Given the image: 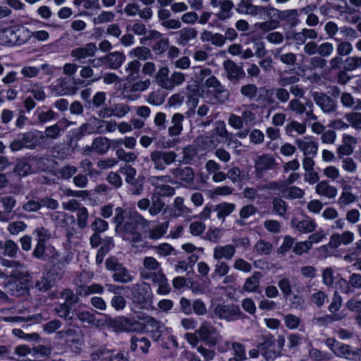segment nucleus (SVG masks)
<instances>
[{
  "label": "nucleus",
  "mask_w": 361,
  "mask_h": 361,
  "mask_svg": "<svg viewBox=\"0 0 361 361\" xmlns=\"http://www.w3.org/2000/svg\"><path fill=\"white\" fill-rule=\"evenodd\" d=\"M140 216L134 215L128 218L123 226H116V232L118 233L123 240L130 243H139L142 240V236L138 228V220Z\"/></svg>",
  "instance_id": "1"
},
{
  "label": "nucleus",
  "mask_w": 361,
  "mask_h": 361,
  "mask_svg": "<svg viewBox=\"0 0 361 361\" xmlns=\"http://www.w3.org/2000/svg\"><path fill=\"white\" fill-rule=\"evenodd\" d=\"M49 252L47 262L51 267L50 272L55 274L58 279H60L64 272L66 266L69 264L71 257L68 255L66 257H60L59 253L52 247H47Z\"/></svg>",
  "instance_id": "2"
},
{
  "label": "nucleus",
  "mask_w": 361,
  "mask_h": 361,
  "mask_svg": "<svg viewBox=\"0 0 361 361\" xmlns=\"http://www.w3.org/2000/svg\"><path fill=\"white\" fill-rule=\"evenodd\" d=\"M105 265L108 270L114 272L112 278L114 281L128 283L133 280V276L130 274V271L123 264L120 263L116 257L107 258Z\"/></svg>",
  "instance_id": "3"
},
{
  "label": "nucleus",
  "mask_w": 361,
  "mask_h": 361,
  "mask_svg": "<svg viewBox=\"0 0 361 361\" xmlns=\"http://www.w3.org/2000/svg\"><path fill=\"white\" fill-rule=\"evenodd\" d=\"M190 336L192 338L198 337L209 347L215 346L219 337L216 329L207 322L202 324L200 329L196 330L193 334L190 335Z\"/></svg>",
  "instance_id": "4"
},
{
  "label": "nucleus",
  "mask_w": 361,
  "mask_h": 361,
  "mask_svg": "<svg viewBox=\"0 0 361 361\" xmlns=\"http://www.w3.org/2000/svg\"><path fill=\"white\" fill-rule=\"evenodd\" d=\"M104 324L115 331H134L138 323L129 318L118 317L112 318L105 315Z\"/></svg>",
  "instance_id": "5"
},
{
  "label": "nucleus",
  "mask_w": 361,
  "mask_h": 361,
  "mask_svg": "<svg viewBox=\"0 0 361 361\" xmlns=\"http://www.w3.org/2000/svg\"><path fill=\"white\" fill-rule=\"evenodd\" d=\"M178 155L173 151L154 150L150 154V159L155 169L164 171L166 165L174 163Z\"/></svg>",
  "instance_id": "6"
},
{
  "label": "nucleus",
  "mask_w": 361,
  "mask_h": 361,
  "mask_svg": "<svg viewBox=\"0 0 361 361\" xmlns=\"http://www.w3.org/2000/svg\"><path fill=\"white\" fill-rule=\"evenodd\" d=\"M275 341L274 336L271 334L262 335V341L257 344V348L260 350L266 360L274 359L281 354V351L276 349Z\"/></svg>",
  "instance_id": "7"
},
{
  "label": "nucleus",
  "mask_w": 361,
  "mask_h": 361,
  "mask_svg": "<svg viewBox=\"0 0 361 361\" xmlns=\"http://www.w3.org/2000/svg\"><path fill=\"white\" fill-rule=\"evenodd\" d=\"M204 85L206 87L212 89L214 98L219 102L223 104L229 99V90L214 75H211L208 78L205 80Z\"/></svg>",
  "instance_id": "8"
},
{
  "label": "nucleus",
  "mask_w": 361,
  "mask_h": 361,
  "mask_svg": "<svg viewBox=\"0 0 361 361\" xmlns=\"http://www.w3.org/2000/svg\"><path fill=\"white\" fill-rule=\"evenodd\" d=\"M25 32L23 29L6 27L0 31V45L13 46L23 44L25 39H20L21 35Z\"/></svg>",
  "instance_id": "9"
},
{
  "label": "nucleus",
  "mask_w": 361,
  "mask_h": 361,
  "mask_svg": "<svg viewBox=\"0 0 361 361\" xmlns=\"http://www.w3.org/2000/svg\"><path fill=\"white\" fill-rule=\"evenodd\" d=\"M133 302L145 307L151 299V293L149 286L146 283H137L131 288Z\"/></svg>",
  "instance_id": "10"
},
{
  "label": "nucleus",
  "mask_w": 361,
  "mask_h": 361,
  "mask_svg": "<svg viewBox=\"0 0 361 361\" xmlns=\"http://www.w3.org/2000/svg\"><path fill=\"white\" fill-rule=\"evenodd\" d=\"M223 68L226 73V77L228 81L236 84L239 80L245 77V72L242 66H238L232 60L228 59L224 61Z\"/></svg>",
  "instance_id": "11"
},
{
  "label": "nucleus",
  "mask_w": 361,
  "mask_h": 361,
  "mask_svg": "<svg viewBox=\"0 0 361 361\" xmlns=\"http://www.w3.org/2000/svg\"><path fill=\"white\" fill-rule=\"evenodd\" d=\"M176 182L184 187L191 185L195 179V172L191 167H176L170 170Z\"/></svg>",
  "instance_id": "12"
},
{
  "label": "nucleus",
  "mask_w": 361,
  "mask_h": 361,
  "mask_svg": "<svg viewBox=\"0 0 361 361\" xmlns=\"http://www.w3.org/2000/svg\"><path fill=\"white\" fill-rule=\"evenodd\" d=\"M110 148V140L105 137H98L93 140L92 145L86 146L82 151L84 155H90L93 152L99 155L106 154Z\"/></svg>",
  "instance_id": "13"
},
{
  "label": "nucleus",
  "mask_w": 361,
  "mask_h": 361,
  "mask_svg": "<svg viewBox=\"0 0 361 361\" xmlns=\"http://www.w3.org/2000/svg\"><path fill=\"white\" fill-rule=\"evenodd\" d=\"M314 101L324 113H333L336 110V102L329 96L322 92L312 93Z\"/></svg>",
  "instance_id": "14"
},
{
  "label": "nucleus",
  "mask_w": 361,
  "mask_h": 361,
  "mask_svg": "<svg viewBox=\"0 0 361 361\" xmlns=\"http://www.w3.org/2000/svg\"><path fill=\"white\" fill-rule=\"evenodd\" d=\"M214 314L220 319H224L228 321L235 320L241 316L242 312L237 305H217L214 309Z\"/></svg>",
  "instance_id": "15"
},
{
  "label": "nucleus",
  "mask_w": 361,
  "mask_h": 361,
  "mask_svg": "<svg viewBox=\"0 0 361 361\" xmlns=\"http://www.w3.org/2000/svg\"><path fill=\"white\" fill-rule=\"evenodd\" d=\"M168 176H155L152 178V183L155 185V195L158 197H170L175 194V188L166 184H159V181H166Z\"/></svg>",
  "instance_id": "16"
},
{
  "label": "nucleus",
  "mask_w": 361,
  "mask_h": 361,
  "mask_svg": "<svg viewBox=\"0 0 361 361\" xmlns=\"http://www.w3.org/2000/svg\"><path fill=\"white\" fill-rule=\"evenodd\" d=\"M4 211H0V221L7 222L13 218L12 211L16 204V200L13 196H5L1 198Z\"/></svg>",
  "instance_id": "17"
},
{
  "label": "nucleus",
  "mask_w": 361,
  "mask_h": 361,
  "mask_svg": "<svg viewBox=\"0 0 361 361\" xmlns=\"http://www.w3.org/2000/svg\"><path fill=\"white\" fill-rule=\"evenodd\" d=\"M97 51V47L94 43H87L84 47L73 49L71 52V56L81 61L82 59L87 57L94 56Z\"/></svg>",
  "instance_id": "18"
},
{
  "label": "nucleus",
  "mask_w": 361,
  "mask_h": 361,
  "mask_svg": "<svg viewBox=\"0 0 361 361\" xmlns=\"http://www.w3.org/2000/svg\"><path fill=\"white\" fill-rule=\"evenodd\" d=\"M360 352L361 350H353L350 345L342 343H340L337 348L335 349V355L336 356L353 361H360Z\"/></svg>",
  "instance_id": "19"
},
{
  "label": "nucleus",
  "mask_w": 361,
  "mask_h": 361,
  "mask_svg": "<svg viewBox=\"0 0 361 361\" xmlns=\"http://www.w3.org/2000/svg\"><path fill=\"white\" fill-rule=\"evenodd\" d=\"M4 287L5 292L12 296L20 297L27 293L25 284L18 280H13V279H8Z\"/></svg>",
  "instance_id": "20"
},
{
  "label": "nucleus",
  "mask_w": 361,
  "mask_h": 361,
  "mask_svg": "<svg viewBox=\"0 0 361 361\" xmlns=\"http://www.w3.org/2000/svg\"><path fill=\"white\" fill-rule=\"evenodd\" d=\"M340 283L344 285L343 293L350 295L354 293L355 289H361V275L353 274L349 276L348 281L341 279Z\"/></svg>",
  "instance_id": "21"
},
{
  "label": "nucleus",
  "mask_w": 361,
  "mask_h": 361,
  "mask_svg": "<svg viewBox=\"0 0 361 361\" xmlns=\"http://www.w3.org/2000/svg\"><path fill=\"white\" fill-rule=\"evenodd\" d=\"M54 90L60 96L75 94L78 91V87L70 85L69 79L61 77L57 81Z\"/></svg>",
  "instance_id": "22"
},
{
  "label": "nucleus",
  "mask_w": 361,
  "mask_h": 361,
  "mask_svg": "<svg viewBox=\"0 0 361 361\" xmlns=\"http://www.w3.org/2000/svg\"><path fill=\"white\" fill-rule=\"evenodd\" d=\"M106 65L109 68L118 69L119 68L126 59V56L123 53L120 51H114L104 56Z\"/></svg>",
  "instance_id": "23"
},
{
  "label": "nucleus",
  "mask_w": 361,
  "mask_h": 361,
  "mask_svg": "<svg viewBox=\"0 0 361 361\" xmlns=\"http://www.w3.org/2000/svg\"><path fill=\"white\" fill-rule=\"evenodd\" d=\"M235 253V247L233 245L217 246L214 250V258L219 260L222 258L231 259Z\"/></svg>",
  "instance_id": "24"
},
{
  "label": "nucleus",
  "mask_w": 361,
  "mask_h": 361,
  "mask_svg": "<svg viewBox=\"0 0 361 361\" xmlns=\"http://www.w3.org/2000/svg\"><path fill=\"white\" fill-rule=\"evenodd\" d=\"M295 144L298 149L303 152V154L305 157H307L308 155L314 157L317 153L318 145L315 142H307L302 139H297L295 140Z\"/></svg>",
  "instance_id": "25"
},
{
  "label": "nucleus",
  "mask_w": 361,
  "mask_h": 361,
  "mask_svg": "<svg viewBox=\"0 0 361 361\" xmlns=\"http://www.w3.org/2000/svg\"><path fill=\"white\" fill-rule=\"evenodd\" d=\"M262 277V274L259 271H255L253 274L247 278L244 283L243 290L247 292H258L259 288V281Z\"/></svg>",
  "instance_id": "26"
},
{
  "label": "nucleus",
  "mask_w": 361,
  "mask_h": 361,
  "mask_svg": "<svg viewBox=\"0 0 361 361\" xmlns=\"http://www.w3.org/2000/svg\"><path fill=\"white\" fill-rule=\"evenodd\" d=\"M276 163L275 159L268 154H264L258 157L256 161L257 170L264 171L275 169Z\"/></svg>",
  "instance_id": "27"
},
{
  "label": "nucleus",
  "mask_w": 361,
  "mask_h": 361,
  "mask_svg": "<svg viewBox=\"0 0 361 361\" xmlns=\"http://www.w3.org/2000/svg\"><path fill=\"white\" fill-rule=\"evenodd\" d=\"M291 225L300 233H311L316 227L314 221L311 219H304L298 221L295 219H293Z\"/></svg>",
  "instance_id": "28"
},
{
  "label": "nucleus",
  "mask_w": 361,
  "mask_h": 361,
  "mask_svg": "<svg viewBox=\"0 0 361 361\" xmlns=\"http://www.w3.org/2000/svg\"><path fill=\"white\" fill-rule=\"evenodd\" d=\"M316 192L329 199L334 198L337 195V189L334 186L330 185L326 181L319 182L316 186Z\"/></svg>",
  "instance_id": "29"
},
{
  "label": "nucleus",
  "mask_w": 361,
  "mask_h": 361,
  "mask_svg": "<svg viewBox=\"0 0 361 361\" xmlns=\"http://www.w3.org/2000/svg\"><path fill=\"white\" fill-rule=\"evenodd\" d=\"M184 119V116L181 114L176 113L173 114L171 120L172 126L169 128V134L170 136H178L183 130L182 122Z\"/></svg>",
  "instance_id": "30"
},
{
  "label": "nucleus",
  "mask_w": 361,
  "mask_h": 361,
  "mask_svg": "<svg viewBox=\"0 0 361 361\" xmlns=\"http://www.w3.org/2000/svg\"><path fill=\"white\" fill-rule=\"evenodd\" d=\"M138 347L143 353L146 354L148 353L149 348L150 347V341L146 337L138 338L136 336H132L130 339L131 350L135 351Z\"/></svg>",
  "instance_id": "31"
},
{
  "label": "nucleus",
  "mask_w": 361,
  "mask_h": 361,
  "mask_svg": "<svg viewBox=\"0 0 361 361\" xmlns=\"http://www.w3.org/2000/svg\"><path fill=\"white\" fill-rule=\"evenodd\" d=\"M141 63L138 60H133L128 63L126 68V80L128 82H133L139 78Z\"/></svg>",
  "instance_id": "32"
},
{
  "label": "nucleus",
  "mask_w": 361,
  "mask_h": 361,
  "mask_svg": "<svg viewBox=\"0 0 361 361\" xmlns=\"http://www.w3.org/2000/svg\"><path fill=\"white\" fill-rule=\"evenodd\" d=\"M351 143H356L355 139L350 135H344L343 138V145L337 149L339 158H342L345 155H350L353 153V148L351 146Z\"/></svg>",
  "instance_id": "33"
},
{
  "label": "nucleus",
  "mask_w": 361,
  "mask_h": 361,
  "mask_svg": "<svg viewBox=\"0 0 361 361\" xmlns=\"http://www.w3.org/2000/svg\"><path fill=\"white\" fill-rule=\"evenodd\" d=\"M177 34L179 35L178 43L185 46L190 40L197 37V32L192 27H185L179 30Z\"/></svg>",
  "instance_id": "34"
},
{
  "label": "nucleus",
  "mask_w": 361,
  "mask_h": 361,
  "mask_svg": "<svg viewBox=\"0 0 361 361\" xmlns=\"http://www.w3.org/2000/svg\"><path fill=\"white\" fill-rule=\"evenodd\" d=\"M218 143V140L214 135H202L197 138V145L204 150H211L215 148Z\"/></svg>",
  "instance_id": "35"
},
{
  "label": "nucleus",
  "mask_w": 361,
  "mask_h": 361,
  "mask_svg": "<svg viewBox=\"0 0 361 361\" xmlns=\"http://www.w3.org/2000/svg\"><path fill=\"white\" fill-rule=\"evenodd\" d=\"M114 245V240L111 237H106L102 240V245L98 250L96 256V262L97 264H101L104 259V256L109 252L110 249Z\"/></svg>",
  "instance_id": "36"
},
{
  "label": "nucleus",
  "mask_w": 361,
  "mask_h": 361,
  "mask_svg": "<svg viewBox=\"0 0 361 361\" xmlns=\"http://www.w3.org/2000/svg\"><path fill=\"white\" fill-rule=\"evenodd\" d=\"M140 276L142 279L145 280L151 279L154 283H163L167 279L165 275L162 273L161 269H159L154 272H149L147 271H140Z\"/></svg>",
  "instance_id": "37"
},
{
  "label": "nucleus",
  "mask_w": 361,
  "mask_h": 361,
  "mask_svg": "<svg viewBox=\"0 0 361 361\" xmlns=\"http://www.w3.org/2000/svg\"><path fill=\"white\" fill-rule=\"evenodd\" d=\"M235 209V205L231 203L223 202L214 206V212H217V217L224 221L226 216H228Z\"/></svg>",
  "instance_id": "38"
},
{
  "label": "nucleus",
  "mask_w": 361,
  "mask_h": 361,
  "mask_svg": "<svg viewBox=\"0 0 361 361\" xmlns=\"http://www.w3.org/2000/svg\"><path fill=\"white\" fill-rule=\"evenodd\" d=\"M13 172L19 176H25L32 173V167L28 161L23 158L18 160Z\"/></svg>",
  "instance_id": "39"
},
{
  "label": "nucleus",
  "mask_w": 361,
  "mask_h": 361,
  "mask_svg": "<svg viewBox=\"0 0 361 361\" xmlns=\"http://www.w3.org/2000/svg\"><path fill=\"white\" fill-rule=\"evenodd\" d=\"M185 80V75L181 72L175 71L165 82V89L171 90L175 86L181 85Z\"/></svg>",
  "instance_id": "40"
},
{
  "label": "nucleus",
  "mask_w": 361,
  "mask_h": 361,
  "mask_svg": "<svg viewBox=\"0 0 361 361\" xmlns=\"http://www.w3.org/2000/svg\"><path fill=\"white\" fill-rule=\"evenodd\" d=\"M24 147L33 149L37 142V136L34 132H27L18 136Z\"/></svg>",
  "instance_id": "41"
},
{
  "label": "nucleus",
  "mask_w": 361,
  "mask_h": 361,
  "mask_svg": "<svg viewBox=\"0 0 361 361\" xmlns=\"http://www.w3.org/2000/svg\"><path fill=\"white\" fill-rule=\"evenodd\" d=\"M221 8V11L218 13V18L220 20H226L231 16V11L234 7V4L231 0H222L218 5Z\"/></svg>",
  "instance_id": "42"
},
{
  "label": "nucleus",
  "mask_w": 361,
  "mask_h": 361,
  "mask_svg": "<svg viewBox=\"0 0 361 361\" xmlns=\"http://www.w3.org/2000/svg\"><path fill=\"white\" fill-rule=\"evenodd\" d=\"M305 125L295 121H291L290 123L287 124L285 128L286 133L289 136H293L295 133L302 135L305 133Z\"/></svg>",
  "instance_id": "43"
},
{
  "label": "nucleus",
  "mask_w": 361,
  "mask_h": 361,
  "mask_svg": "<svg viewBox=\"0 0 361 361\" xmlns=\"http://www.w3.org/2000/svg\"><path fill=\"white\" fill-rule=\"evenodd\" d=\"M104 292V288L99 283H93L88 286H80L78 289V294L87 296L91 293L102 294Z\"/></svg>",
  "instance_id": "44"
},
{
  "label": "nucleus",
  "mask_w": 361,
  "mask_h": 361,
  "mask_svg": "<svg viewBox=\"0 0 361 361\" xmlns=\"http://www.w3.org/2000/svg\"><path fill=\"white\" fill-rule=\"evenodd\" d=\"M350 188V186L349 185H345L343 188V192L338 200V203L341 207L349 204L355 200V196L353 193L348 192Z\"/></svg>",
  "instance_id": "45"
},
{
  "label": "nucleus",
  "mask_w": 361,
  "mask_h": 361,
  "mask_svg": "<svg viewBox=\"0 0 361 361\" xmlns=\"http://www.w3.org/2000/svg\"><path fill=\"white\" fill-rule=\"evenodd\" d=\"M78 295H80L78 294V290L76 293H74L71 289H65L61 293V297L64 300V303L69 305L71 307L78 302Z\"/></svg>",
  "instance_id": "46"
},
{
  "label": "nucleus",
  "mask_w": 361,
  "mask_h": 361,
  "mask_svg": "<svg viewBox=\"0 0 361 361\" xmlns=\"http://www.w3.org/2000/svg\"><path fill=\"white\" fill-rule=\"evenodd\" d=\"M130 186V191L133 195H140L143 191L144 188V178L138 176L134 179L130 180L126 182Z\"/></svg>",
  "instance_id": "47"
},
{
  "label": "nucleus",
  "mask_w": 361,
  "mask_h": 361,
  "mask_svg": "<svg viewBox=\"0 0 361 361\" xmlns=\"http://www.w3.org/2000/svg\"><path fill=\"white\" fill-rule=\"evenodd\" d=\"M257 87L252 83L243 85L240 90V94L249 100H252L257 96Z\"/></svg>",
  "instance_id": "48"
},
{
  "label": "nucleus",
  "mask_w": 361,
  "mask_h": 361,
  "mask_svg": "<svg viewBox=\"0 0 361 361\" xmlns=\"http://www.w3.org/2000/svg\"><path fill=\"white\" fill-rule=\"evenodd\" d=\"M163 327L164 324L153 317H147L143 323L144 330L149 333L157 331Z\"/></svg>",
  "instance_id": "49"
},
{
  "label": "nucleus",
  "mask_w": 361,
  "mask_h": 361,
  "mask_svg": "<svg viewBox=\"0 0 361 361\" xmlns=\"http://www.w3.org/2000/svg\"><path fill=\"white\" fill-rule=\"evenodd\" d=\"M281 194L285 198L296 199L302 197L305 192L300 188L293 186L282 190Z\"/></svg>",
  "instance_id": "50"
},
{
  "label": "nucleus",
  "mask_w": 361,
  "mask_h": 361,
  "mask_svg": "<svg viewBox=\"0 0 361 361\" xmlns=\"http://www.w3.org/2000/svg\"><path fill=\"white\" fill-rule=\"evenodd\" d=\"M361 67V57L350 56L344 60L343 68L345 71H353Z\"/></svg>",
  "instance_id": "51"
},
{
  "label": "nucleus",
  "mask_w": 361,
  "mask_h": 361,
  "mask_svg": "<svg viewBox=\"0 0 361 361\" xmlns=\"http://www.w3.org/2000/svg\"><path fill=\"white\" fill-rule=\"evenodd\" d=\"M273 210L279 216H284L286 214L287 203L280 197H274L272 201Z\"/></svg>",
  "instance_id": "52"
},
{
  "label": "nucleus",
  "mask_w": 361,
  "mask_h": 361,
  "mask_svg": "<svg viewBox=\"0 0 361 361\" xmlns=\"http://www.w3.org/2000/svg\"><path fill=\"white\" fill-rule=\"evenodd\" d=\"M77 225L80 229H84L87 226V219L89 213L86 207H81L76 214Z\"/></svg>",
  "instance_id": "53"
},
{
  "label": "nucleus",
  "mask_w": 361,
  "mask_h": 361,
  "mask_svg": "<svg viewBox=\"0 0 361 361\" xmlns=\"http://www.w3.org/2000/svg\"><path fill=\"white\" fill-rule=\"evenodd\" d=\"M144 269L141 271H147L154 272L160 269V263L152 257H146L143 259Z\"/></svg>",
  "instance_id": "54"
},
{
  "label": "nucleus",
  "mask_w": 361,
  "mask_h": 361,
  "mask_svg": "<svg viewBox=\"0 0 361 361\" xmlns=\"http://www.w3.org/2000/svg\"><path fill=\"white\" fill-rule=\"evenodd\" d=\"M45 243H37V245L33 250L32 256L38 259L47 260L49 256L47 254L49 252L47 250Z\"/></svg>",
  "instance_id": "55"
},
{
  "label": "nucleus",
  "mask_w": 361,
  "mask_h": 361,
  "mask_svg": "<svg viewBox=\"0 0 361 361\" xmlns=\"http://www.w3.org/2000/svg\"><path fill=\"white\" fill-rule=\"evenodd\" d=\"M339 43L336 46L337 55L340 56H347L353 51V45L350 42L347 41L340 42L339 39H335Z\"/></svg>",
  "instance_id": "56"
},
{
  "label": "nucleus",
  "mask_w": 361,
  "mask_h": 361,
  "mask_svg": "<svg viewBox=\"0 0 361 361\" xmlns=\"http://www.w3.org/2000/svg\"><path fill=\"white\" fill-rule=\"evenodd\" d=\"M273 249L271 243L263 240H258L255 245V250L259 255H269Z\"/></svg>",
  "instance_id": "57"
},
{
  "label": "nucleus",
  "mask_w": 361,
  "mask_h": 361,
  "mask_svg": "<svg viewBox=\"0 0 361 361\" xmlns=\"http://www.w3.org/2000/svg\"><path fill=\"white\" fill-rule=\"evenodd\" d=\"M116 154L118 159L125 161L126 163H130L135 161L137 156L135 152H126L123 149H117Z\"/></svg>",
  "instance_id": "58"
},
{
  "label": "nucleus",
  "mask_w": 361,
  "mask_h": 361,
  "mask_svg": "<svg viewBox=\"0 0 361 361\" xmlns=\"http://www.w3.org/2000/svg\"><path fill=\"white\" fill-rule=\"evenodd\" d=\"M108 222L99 217L95 218L91 224V228L94 233H104L108 229Z\"/></svg>",
  "instance_id": "59"
},
{
  "label": "nucleus",
  "mask_w": 361,
  "mask_h": 361,
  "mask_svg": "<svg viewBox=\"0 0 361 361\" xmlns=\"http://www.w3.org/2000/svg\"><path fill=\"white\" fill-rule=\"evenodd\" d=\"M71 307L69 305H66V303H61L56 305L55 307V312L57 315L61 318H64L66 319H71L72 316H71Z\"/></svg>",
  "instance_id": "60"
},
{
  "label": "nucleus",
  "mask_w": 361,
  "mask_h": 361,
  "mask_svg": "<svg viewBox=\"0 0 361 361\" xmlns=\"http://www.w3.org/2000/svg\"><path fill=\"white\" fill-rule=\"evenodd\" d=\"M77 318L82 322H87L89 324L98 326L99 321L96 319L94 314L89 311L85 310L79 312L77 314Z\"/></svg>",
  "instance_id": "61"
},
{
  "label": "nucleus",
  "mask_w": 361,
  "mask_h": 361,
  "mask_svg": "<svg viewBox=\"0 0 361 361\" xmlns=\"http://www.w3.org/2000/svg\"><path fill=\"white\" fill-rule=\"evenodd\" d=\"M165 96L160 90L152 92L147 98V102L152 105L159 106L164 102Z\"/></svg>",
  "instance_id": "62"
},
{
  "label": "nucleus",
  "mask_w": 361,
  "mask_h": 361,
  "mask_svg": "<svg viewBox=\"0 0 361 361\" xmlns=\"http://www.w3.org/2000/svg\"><path fill=\"white\" fill-rule=\"evenodd\" d=\"M288 109L298 115L305 114L306 106L299 99H293L290 101L288 106Z\"/></svg>",
  "instance_id": "63"
},
{
  "label": "nucleus",
  "mask_w": 361,
  "mask_h": 361,
  "mask_svg": "<svg viewBox=\"0 0 361 361\" xmlns=\"http://www.w3.org/2000/svg\"><path fill=\"white\" fill-rule=\"evenodd\" d=\"M334 47L332 43L324 42L319 44L318 46V55L322 56L326 59L329 57L333 51Z\"/></svg>",
  "instance_id": "64"
}]
</instances>
